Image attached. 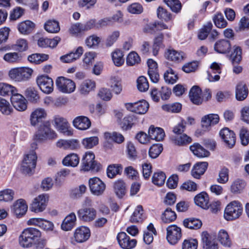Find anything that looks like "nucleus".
I'll use <instances>...</instances> for the list:
<instances>
[{
	"instance_id": "64",
	"label": "nucleus",
	"mask_w": 249,
	"mask_h": 249,
	"mask_svg": "<svg viewBox=\"0 0 249 249\" xmlns=\"http://www.w3.org/2000/svg\"><path fill=\"white\" fill-rule=\"evenodd\" d=\"M172 26V25H171L170 27H168L164 23L159 21L151 22L147 25L148 28L151 32H156L162 29H170Z\"/></svg>"
},
{
	"instance_id": "42",
	"label": "nucleus",
	"mask_w": 249,
	"mask_h": 249,
	"mask_svg": "<svg viewBox=\"0 0 249 249\" xmlns=\"http://www.w3.org/2000/svg\"><path fill=\"white\" fill-rule=\"evenodd\" d=\"M114 190L116 195L119 197H123L126 193V185L122 179L116 181L114 183Z\"/></svg>"
},
{
	"instance_id": "40",
	"label": "nucleus",
	"mask_w": 249,
	"mask_h": 249,
	"mask_svg": "<svg viewBox=\"0 0 249 249\" xmlns=\"http://www.w3.org/2000/svg\"><path fill=\"white\" fill-rule=\"evenodd\" d=\"M35 26V25L33 22L30 20H26L18 24V30L21 34L27 35L33 31Z\"/></svg>"
},
{
	"instance_id": "63",
	"label": "nucleus",
	"mask_w": 249,
	"mask_h": 249,
	"mask_svg": "<svg viewBox=\"0 0 249 249\" xmlns=\"http://www.w3.org/2000/svg\"><path fill=\"white\" fill-rule=\"evenodd\" d=\"M14 191L10 189H6L0 191V201L8 202L12 201L14 196Z\"/></svg>"
},
{
	"instance_id": "35",
	"label": "nucleus",
	"mask_w": 249,
	"mask_h": 249,
	"mask_svg": "<svg viewBox=\"0 0 249 249\" xmlns=\"http://www.w3.org/2000/svg\"><path fill=\"white\" fill-rule=\"evenodd\" d=\"M190 149L193 154L199 158H204L210 155V152L200 144L195 143L190 146Z\"/></svg>"
},
{
	"instance_id": "53",
	"label": "nucleus",
	"mask_w": 249,
	"mask_h": 249,
	"mask_svg": "<svg viewBox=\"0 0 249 249\" xmlns=\"http://www.w3.org/2000/svg\"><path fill=\"white\" fill-rule=\"evenodd\" d=\"M136 121V118L134 115H128L123 120L121 125L124 130H128L132 127Z\"/></svg>"
},
{
	"instance_id": "60",
	"label": "nucleus",
	"mask_w": 249,
	"mask_h": 249,
	"mask_svg": "<svg viewBox=\"0 0 249 249\" xmlns=\"http://www.w3.org/2000/svg\"><path fill=\"white\" fill-rule=\"evenodd\" d=\"M99 142L97 137L93 136L84 138L82 140V144L86 149H90L96 145Z\"/></svg>"
},
{
	"instance_id": "14",
	"label": "nucleus",
	"mask_w": 249,
	"mask_h": 249,
	"mask_svg": "<svg viewBox=\"0 0 249 249\" xmlns=\"http://www.w3.org/2000/svg\"><path fill=\"white\" fill-rule=\"evenodd\" d=\"M125 107L128 110L131 112L143 114L148 111L149 105L145 100H141L133 103H126L125 104Z\"/></svg>"
},
{
	"instance_id": "39",
	"label": "nucleus",
	"mask_w": 249,
	"mask_h": 249,
	"mask_svg": "<svg viewBox=\"0 0 249 249\" xmlns=\"http://www.w3.org/2000/svg\"><path fill=\"white\" fill-rule=\"evenodd\" d=\"M123 171V166L120 164H113L109 165L107 169V174L108 178H114L116 175H121Z\"/></svg>"
},
{
	"instance_id": "12",
	"label": "nucleus",
	"mask_w": 249,
	"mask_h": 249,
	"mask_svg": "<svg viewBox=\"0 0 249 249\" xmlns=\"http://www.w3.org/2000/svg\"><path fill=\"white\" fill-rule=\"evenodd\" d=\"M79 219L84 222L93 221L97 215L96 210L93 207H83L77 211Z\"/></svg>"
},
{
	"instance_id": "32",
	"label": "nucleus",
	"mask_w": 249,
	"mask_h": 249,
	"mask_svg": "<svg viewBox=\"0 0 249 249\" xmlns=\"http://www.w3.org/2000/svg\"><path fill=\"white\" fill-rule=\"evenodd\" d=\"M201 93V90L198 86H193L189 92V97L191 101L196 105L201 104L203 99L200 96Z\"/></svg>"
},
{
	"instance_id": "26",
	"label": "nucleus",
	"mask_w": 249,
	"mask_h": 249,
	"mask_svg": "<svg viewBox=\"0 0 249 249\" xmlns=\"http://www.w3.org/2000/svg\"><path fill=\"white\" fill-rule=\"evenodd\" d=\"M61 38L59 36H55L53 38L40 37L38 39L37 44L41 48H54L60 41Z\"/></svg>"
},
{
	"instance_id": "5",
	"label": "nucleus",
	"mask_w": 249,
	"mask_h": 249,
	"mask_svg": "<svg viewBox=\"0 0 249 249\" xmlns=\"http://www.w3.org/2000/svg\"><path fill=\"white\" fill-rule=\"evenodd\" d=\"M57 137V134L54 130L50 127L49 122H45L41 124L38 132L35 135L36 141H42L45 139H53Z\"/></svg>"
},
{
	"instance_id": "36",
	"label": "nucleus",
	"mask_w": 249,
	"mask_h": 249,
	"mask_svg": "<svg viewBox=\"0 0 249 249\" xmlns=\"http://www.w3.org/2000/svg\"><path fill=\"white\" fill-rule=\"evenodd\" d=\"M248 89L246 85L243 82L238 84L236 88L235 95L238 101L244 100L248 96Z\"/></svg>"
},
{
	"instance_id": "49",
	"label": "nucleus",
	"mask_w": 249,
	"mask_h": 249,
	"mask_svg": "<svg viewBox=\"0 0 249 249\" xmlns=\"http://www.w3.org/2000/svg\"><path fill=\"white\" fill-rule=\"evenodd\" d=\"M218 239L220 243L225 247H230L231 245V241L229 234L225 230H220L218 234Z\"/></svg>"
},
{
	"instance_id": "37",
	"label": "nucleus",
	"mask_w": 249,
	"mask_h": 249,
	"mask_svg": "<svg viewBox=\"0 0 249 249\" xmlns=\"http://www.w3.org/2000/svg\"><path fill=\"white\" fill-rule=\"evenodd\" d=\"M95 88V83L90 79L83 81L79 87L80 92L84 95L88 94Z\"/></svg>"
},
{
	"instance_id": "38",
	"label": "nucleus",
	"mask_w": 249,
	"mask_h": 249,
	"mask_svg": "<svg viewBox=\"0 0 249 249\" xmlns=\"http://www.w3.org/2000/svg\"><path fill=\"white\" fill-rule=\"evenodd\" d=\"M124 56L123 52L120 49H116L112 52L111 53L112 60L116 67H121L124 64Z\"/></svg>"
},
{
	"instance_id": "23",
	"label": "nucleus",
	"mask_w": 249,
	"mask_h": 249,
	"mask_svg": "<svg viewBox=\"0 0 249 249\" xmlns=\"http://www.w3.org/2000/svg\"><path fill=\"white\" fill-rule=\"evenodd\" d=\"M76 216L74 213H71L63 220L61 228L65 231H71L75 226Z\"/></svg>"
},
{
	"instance_id": "48",
	"label": "nucleus",
	"mask_w": 249,
	"mask_h": 249,
	"mask_svg": "<svg viewBox=\"0 0 249 249\" xmlns=\"http://www.w3.org/2000/svg\"><path fill=\"white\" fill-rule=\"evenodd\" d=\"M246 186V182L242 179L235 180L231 186V191L234 194H239L244 189Z\"/></svg>"
},
{
	"instance_id": "47",
	"label": "nucleus",
	"mask_w": 249,
	"mask_h": 249,
	"mask_svg": "<svg viewBox=\"0 0 249 249\" xmlns=\"http://www.w3.org/2000/svg\"><path fill=\"white\" fill-rule=\"evenodd\" d=\"M177 218L176 213L170 208H167L162 213L161 220L163 222L169 223L174 221Z\"/></svg>"
},
{
	"instance_id": "44",
	"label": "nucleus",
	"mask_w": 249,
	"mask_h": 249,
	"mask_svg": "<svg viewBox=\"0 0 249 249\" xmlns=\"http://www.w3.org/2000/svg\"><path fill=\"white\" fill-rule=\"evenodd\" d=\"M242 49L240 47L234 45L230 55V59L233 64H238L242 60Z\"/></svg>"
},
{
	"instance_id": "46",
	"label": "nucleus",
	"mask_w": 249,
	"mask_h": 249,
	"mask_svg": "<svg viewBox=\"0 0 249 249\" xmlns=\"http://www.w3.org/2000/svg\"><path fill=\"white\" fill-rule=\"evenodd\" d=\"M183 225L185 227L190 229L197 230L201 227L202 222L198 219L189 218L184 220Z\"/></svg>"
},
{
	"instance_id": "9",
	"label": "nucleus",
	"mask_w": 249,
	"mask_h": 249,
	"mask_svg": "<svg viewBox=\"0 0 249 249\" xmlns=\"http://www.w3.org/2000/svg\"><path fill=\"white\" fill-rule=\"evenodd\" d=\"M56 85L60 91L65 93L73 92L76 88L75 84L72 80L64 77H58L56 80Z\"/></svg>"
},
{
	"instance_id": "11",
	"label": "nucleus",
	"mask_w": 249,
	"mask_h": 249,
	"mask_svg": "<svg viewBox=\"0 0 249 249\" xmlns=\"http://www.w3.org/2000/svg\"><path fill=\"white\" fill-rule=\"evenodd\" d=\"M166 231V238L170 244L175 245L181 239L182 236L181 228L176 225L169 226Z\"/></svg>"
},
{
	"instance_id": "55",
	"label": "nucleus",
	"mask_w": 249,
	"mask_h": 249,
	"mask_svg": "<svg viewBox=\"0 0 249 249\" xmlns=\"http://www.w3.org/2000/svg\"><path fill=\"white\" fill-rule=\"evenodd\" d=\"M229 179V170L227 168L224 167L219 171L216 181L220 184H226L228 182Z\"/></svg>"
},
{
	"instance_id": "25",
	"label": "nucleus",
	"mask_w": 249,
	"mask_h": 249,
	"mask_svg": "<svg viewBox=\"0 0 249 249\" xmlns=\"http://www.w3.org/2000/svg\"><path fill=\"white\" fill-rule=\"evenodd\" d=\"M219 117L216 114H210L205 115L201 120L202 127L207 129L210 126L214 125L218 123Z\"/></svg>"
},
{
	"instance_id": "1",
	"label": "nucleus",
	"mask_w": 249,
	"mask_h": 249,
	"mask_svg": "<svg viewBox=\"0 0 249 249\" xmlns=\"http://www.w3.org/2000/svg\"><path fill=\"white\" fill-rule=\"evenodd\" d=\"M19 245L23 248H30L33 245L42 248L44 244L41 240V231L34 228H28L24 229L19 236Z\"/></svg>"
},
{
	"instance_id": "20",
	"label": "nucleus",
	"mask_w": 249,
	"mask_h": 249,
	"mask_svg": "<svg viewBox=\"0 0 249 249\" xmlns=\"http://www.w3.org/2000/svg\"><path fill=\"white\" fill-rule=\"evenodd\" d=\"M72 124L76 128L81 130H87L91 125L90 120L87 117L84 116L76 117L73 120Z\"/></svg>"
},
{
	"instance_id": "24",
	"label": "nucleus",
	"mask_w": 249,
	"mask_h": 249,
	"mask_svg": "<svg viewBox=\"0 0 249 249\" xmlns=\"http://www.w3.org/2000/svg\"><path fill=\"white\" fill-rule=\"evenodd\" d=\"M28 206L22 199L18 200L13 205L12 211L18 217L24 215L27 211Z\"/></svg>"
},
{
	"instance_id": "41",
	"label": "nucleus",
	"mask_w": 249,
	"mask_h": 249,
	"mask_svg": "<svg viewBox=\"0 0 249 249\" xmlns=\"http://www.w3.org/2000/svg\"><path fill=\"white\" fill-rule=\"evenodd\" d=\"M62 163L65 166L76 167L79 163V158L77 154L71 153L65 157Z\"/></svg>"
},
{
	"instance_id": "45",
	"label": "nucleus",
	"mask_w": 249,
	"mask_h": 249,
	"mask_svg": "<svg viewBox=\"0 0 249 249\" xmlns=\"http://www.w3.org/2000/svg\"><path fill=\"white\" fill-rule=\"evenodd\" d=\"M25 95L30 102L34 103H37L40 98L38 91L32 87H29L25 90Z\"/></svg>"
},
{
	"instance_id": "30",
	"label": "nucleus",
	"mask_w": 249,
	"mask_h": 249,
	"mask_svg": "<svg viewBox=\"0 0 249 249\" xmlns=\"http://www.w3.org/2000/svg\"><path fill=\"white\" fill-rule=\"evenodd\" d=\"M214 50L219 53H229L231 49V44L229 41L221 39L216 41L214 46Z\"/></svg>"
},
{
	"instance_id": "33",
	"label": "nucleus",
	"mask_w": 249,
	"mask_h": 249,
	"mask_svg": "<svg viewBox=\"0 0 249 249\" xmlns=\"http://www.w3.org/2000/svg\"><path fill=\"white\" fill-rule=\"evenodd\" d=\"M171 140L175 144L183 146L188 144L192 142V138L185 134L172 136Z\"/></svg>"
},
{
	"instance_id": "4",
	"label": "nucleus",
	"mask_w": 249,
	"mask_h": 249,
	"mask_svg": "<svg viewBox=\"0 0 249 249\" xmlns=\"http://www.w3.org/2000/svg\"><path fill=\"white\" fill-rule=\"evenodd\" d=\"M33 72V70L29 68H16L9 71V76L15 81H26L29 79Z\"/></svg>"
},
{
	"instance_id": "62",
	"label": "nucleus",
	"mask_w": 249,
	"mask_h": 249,
	"mask_svg": "<svg viewBox=\"0 0 249 249\" xmlns=\"http://www.w3.org/2000/svg\"><path fill=\"white\" fill-rule=\"evenodd\" d=\"M108 85L112 91L116 94H120L122 90V87L120 81L116 77H111Z\"/></svg>"
},
{
	"instance_id": "8",
	"label": "nucleus",
	"mask_w": 249,
	"mask_h": 249,
	"mask_svg": "<svg viewBox=\"0 0 249 249\" xmlns=\"http://www.w3.org/2000/svg\"><path fill=\"white\" fill-rule=\"evenodd\" d=\"M40 89L46 94H50L53 90V81L52 78L45 74L38 75L36 79Z\"/></svg>"
},
{
	"instance_id": "2",
	"label": "nucleus",
	"mask_w": 249,
	"mask_h": 249,
	"mask_svg": "<svg viewBox=\"0 0 249 249\" xmlns=\"http://www.w3.org/2000/svg\"><path fill=\"white\" fill-rule=\"evenodd\" d=\"M243 212V207L240 202L234 200L229 203L224 211V217L228 221L238 218Z\"/></svg>"
},
{
	"instance_id": "7",
	"label": "nucleus",
	"mask_w": 249,
	"mask_h": 249,
	"mask_svg": "<svg viewBox=\"0 0 249 249\" xmlns=\"http://www.w3.org/2000/svg\"><path fill=\"white\" fill-rule=\"evenodd\" d=\"M53 122L54 126L60 133L68 136L72 135L73 130L65 118L59 115H55L53 117Z\"/></svg>"
},
{
	"instance_id": "28",
	"label": "nucleus",
	"mask_w": 249,
	"mask_h": 249,
	"mask_svg": "<svg viewBox=\"0 0 249 249\" xmlns=\"http://www.w3.org/2000/svg\"><path fill=\"white\" fill-rule=\"evenodd\" d=\"M208 163L207 162H200L196 163L192 170V175L196 178L199 179L207 170Z\"/></svg>"
},
{
	"instance_id": "29",
	"label": "nucleus",
	"mask_w": 249,
	"mask_h": 249,
	"mask_svg": "<svg viewBox=\"0 0 249 249\" xmlns=\"http://www.w3.org/2000/svg\"><path fill=\"white\" fill-rule=\"evenodd\" d=\"M165 57L169 61L180 62L183 60L184 53L182 52L169 49L165 53Z\"/></svg>"
},
{
	"instance_id": "15",
	"label": "nucleus",
	"mask_w": 249,
	"mask_h": 249,
	"mask_svg": "<svg viewBox=\"0 0 249 249\" xmlns=\"http://www.w3.org/2000/svg\"><path fill=\"white\" fill-rule=\"evenodd\" d=\"M117 239L120 246L124 249H132L137 244L136 240L131 239L124 232H119L117 236Z\"/></svg>"
},
{
	"instance_id": "34",
	"label": "nucleus",
	"mask_w": 249,
	"mask_h": 249,
	"mask_svg": "<svg viewBox=\"0 0 249 249\" xmlns=\"http://www.w3.org/2000/svg\"><path fill=\"white\" fill-rule=\"evenodd\" d=\"M195 202L200 207L206 209L209 208V196L207 193L202 192L196 195L194 198Z\"/></svg>"
},
{
	"instance_id": "56",
	"label": "nucleus",
	"mask_w": 249,
	"mask_h": 249,
	"mask_svg": "<svg viewBox=\"0 0 249 249\" xmlns=\"http://www.w3.org/2000/svg\"><path fill=\"white\" fill-rule=\"evenodd\" d=\"M166 178V175L163 172H155L152 178V182L157 186H161L164 183Z\"/></svg>"
},
{
	"instance_id": "10",
	"label": "nucleus",
	"mask_w": 249,
	"mask_h": 249,
	"mask_svg": "<svg viewBox=\"0 0 249 249\" xmlns=\"http://www.w3.org/2000/svg\"><path fill=\"white\" fill-rule=\"evenodd\" d=\"M89 184L91 193L95 196H101L106 190V184L97 177L90 178L89 180Z\"/></svg>"
},
{
	"instance_id": "52",
	"label": "nucleus",
	"mask_w": 249,
	"mask_h": 249,
	"mask_svg": "<svg viewBox=\"0 0 249 249\" xmlns=\"http://www.w3.org/2000/svg\"><path fill=\"white\" fill-rule=\"evenodd\" d=\"M0 111L4 115H9L13 111V108L9 102L0 97Z\"/></svg>"
},
{
	"instance_id": "17",
	"label": "nucleus",
	"mask_w": 249,
	"mask_h": 249,
	"mask_svg": "<svg viewBox=\"0 0 249 249\" xmlns=\"http://www.w3.org/2000/svg\"><path fill=\"white\" fill-rule=\"evenodd\" d=\"M90 236V231L86 226H80L76 228L74 233V238L77 243H81L87 241Z\"/></svg>"
},
{
	"instance_id": "31",
	"label": "nucleus",
	"mask_w": 249,
	"mask_h": 249,
	"mask_svg": "<svg viewBox=\"0 0 249 249\" xmlns=\"http://www.w3.org/2000/svg\"><path fill=\"white\" fill-rule=\"evenodd\" d=\"M18 90L13 86L6 83H0V96L11 97Z\"/></svg>"
},
{
	"instance_id": "57",
	"label": "nucleus",
	"mask_w": 249,
	"mask_h": 249,
	"mask_svg": "<svg viewBox=\"0 0 249 249\" xmlns=\"http://www.w3.org/2000/svg\"><path fill=\"white\" fill-rule=\"evenodd\" d=\"M163 35L160 34L159 35L154 39V43L152 46V53L154 56H157L162 46Z\"/></svg>"
},
{
	"instance_id": "19",
	"label": "nucleus",
	"mask_w": 249,
	"mask_h": 249,
	"mask_svg": "<svg viewBox=\"0 0 249 249\" xmlns=\"http://www.w3.org/2000/svg\"><path fill=\"white\" fill-rule=\"evenodd\" d=\"M11 102L15 108L18 111H24L27 108L26 100L18 92L11 97Z\"/></svg>"
},
{
	"instance_id": "21",
	"label": "nucleus",
	"mask_w": 249,
	"mask_h": 249,
	"mask_svg": "<svg viewBox=\"0 0 249 249\" xmlns=\"http://www.w3.org/2000/svg\"><path fill=\"white\" fill-rule=\"evenodd\" d=\"M47 116L46 110L42 108H37L35 109L31 114L30 122L32 125H36L39 122H41L42 119H45Z\"/></svg>"
},
{
	"instance_id": "13",
	"label": "nucleus",
	"mask_w": 249,
	"mask_h": 249,
	"mask_svg": "<svg viewBox=\"0 0 249 249\" xmlns=\"http://www.w3.org/2000/svg\"><path fill=\"white\" fill-rule=\"evenodd\" d=\"M49 196L46 194H42L35 198L30 206L31 211L37 213L43 212L46 208Z\"/></svg>"
},
{
	"instance_id": "50",
	"label": "nucleus",
	"mask_w": 249,
	"mask_h": 249,
	"mask_svg": "<svg viewBox=\"0 0 249 249\" xmlns=\"http://www.w3.org/2000/svg\"><path fill=\"white\" fill-rule=\"evenodd\" d=\"M44 28L46 31L51 33H57L60 30L58 21L55 20H49L44 25Z\"/></svg>"
},
{
	"instance_id": "54",
	"label": "nucleus",
	"mask_w": 249,
	"mask_h": 249,
	"mask_svg": "<svg viewBox=\"0 0 249 249\" xmlns=\"http://www.w3.org/2000/svg\"><path fill=\"white\" fill-rule=\"evenodd\" d=\"M249 29V18L243 16L240 19L238 26L235 28V31L238 32H244Z\"/></svg>"
},
{
	"instance_id": "6",
	"label": "nucleus",
	"mask_w": 249,
	"mask_h": 249,
	"mask_svg": "<svg viewBox=\"0 0 249 249\" xmlns=\"http://www.w3.org/2000/svg\"><path fill=\"white\" fill-rule=\"evenodd\" d=\"M37 156L36 153L32 151L27 154L23 160L21 169L22 172L26 174H32L36 166Z\"/></svg>"
},
{
	"instance_id": "16",
	"label": "nucleus",
	"mask_w": 249,
	"mask_h": 249,
	"mask_svg": "<svg viewBox=\"0 0 249 249\" xmlns=\"http://www.w3.org/2000/svg\"><path fill=\"white\" fill-rule=\"evenodd\" d=\"M219 135L221 139L229 148H232L235 144V134L233 131L225 127L219 132Z\"/></svg>"
},
{
	"instance_id": "18",
	"label": "nucleus",
	"mask_w": 249,
	"mask_h": 249,
	"mask_svg": "<svg viewBox=\"0 0 249 249\" xmlns=\"http://www.w3.org/2000/svg\"><path fill=\"white\" fill-rule=\"evenodd\" d=\"M201 240L204 249H218V245L213 236L207 231H203L201 234Z\"/></svg>"
},
{
	"instance_id": "58",
	"label": "nucleus",
	"mask_w": 249,
	"mask_h": 249,
	"mask_svg": "<svg viewBox=\"0 0 249 249\" xmlns=\"http://www.w3.org/2000/svg\"><path fill=\"white\" fill-rule=\"evenodd\" d=\"M164 79L167 83L173 84L177 81L178 77L172 69L169 68L164 74Z\"/></svg>"
},
{
	"instance_id": "3",
	"label": "nucleus",
	"mask_w": 249,
	"mask_h": 249,
	"mask_svg": "<svg viewBox=\"0 0 249 249\" xmlns=\"http://www.w3.org/2000/svg\"><path fill=\"white\" fill-rule=\"evenodd\" d=\"M94 159L95 155L92 152H87L82 160L81 170L84 171H99L102 168V165L95 161Z\"/></svg>"
},
{
	"instance_id": "27",
	"label": "nucleus",
	"mask_w": 249,
	"mask_h": 249,
	"mask_svg": "<svg viewBox=\"0 0 249 249\" xmlns=\"http://www.w3.org/2000/svg\"><path fill=\"white\" fill-rule=\"evenodd\" d=\"M148 134L150 139L154 140L158 142L162 141L165 135L164 130L162 128L155 127L153 125L150 126Z\"/></svg>"
},
{
	"instance_id": "22",
	"label": "nucleus",
	"mask_w": 249,
	"mask_h": 249,
	"mask_svg": "<svg viewBox=\"0 0 249 249\" xmlns=\"http://www.w3.org/2000/svg\"><path fill=\"white\" fill-rule=\"evenodd\" d=\"M84 52L82 47H78L75 51L60 57V60L64 63H71L78 59Z\"/></svg>"
},
{
	"instance_id": "43",
	"label": "nucleus",
	"mask_w": 249,
	"mask_h": 249,
	"mask_svg": "<svg viewBox=\"0 0 249 249\" xmlns=\"http://www.w3.org/2000/svg\"><path fill=\"white\" fill-rule=\"evenodd\" d=\"M144 218L142 207L141 205H138L135 209L130 220L132 223H138L142 222Z\"/></svg>"
},
{
	"instance_id": "59",
	"label": "nucleus",
	"mask_w": 249,
	"mask_h": 249,
	"mask_svg": "<svg viewBox=\"0 0 249 249\" xmlns=\"http://www.w3.org/2000/svg\"><path fill=\"white\" fill-rule=\"evenodd\" d=\"M213 20L215 25L219 28H225L228 25L227 20L221 13H217L215 15L213 18Z\"/></svg>"
},
{
	"instance_id": "51",
	"label": "nucleus",
	"mask_w": 249,
	"mask_h": 249,
	"mask_svg": "<svg viewBox=\"0 0 249 249\" xmlns=\"http://www.w3.org/2000/svg\"><path fill=\"white\" fill-rule=\"evenodd\" d=\"M157 16L159 19L165 22L172 20L173 17L169 11L161 7H159L157 10Z\"/></svg>"
},
{
	"instance_id": "61",
	"label": "nucleus",
	"mask_w": 249,
	"mask_h": 249,
	"mask_svg": "<svg viewBox=\"0 0 249 249\" xmlns=\"http://www.w3.org/2000/svg\"><path fill=\"white\" fill-rule=\"evenodd\" d=\"M120 36L119 31H114L109 34L105 41L106 46L107 47L112 46L118 40Z\"/></svg>"
}]
</instances>
